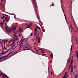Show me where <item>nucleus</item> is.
I'll return each instance as SVG.
<instances>
[{"instance_id": "nucleus-1", "label": "nucleus", "mask_w": 78, "mask_h": 78, "mask_svg": "<svg viewBox=\"0 0 78 78\" xmlns=\"http://www.w3.org/2000/svg\"><path fill=\"white\" fill-rule=\"evenodd\" d=\"M32 3L34 7V3L35 5V9H37V3H36V0H32Z\"/></svg>"}, {"instance_id": "nucleus-2", "label": "nucleus", "mask_w": 78, "mask_h": 78, "mask_svg": "<svg viewBox=\"0 0 78 78\" xmlns=\"http://www.w3.org/2000/svg\"><path fill=\"white\" fill-rule=\"evenodd\" d=\"M12 30H13V33L14 34L13 36L14 37H17V36L16 35V31H15V30H14V27H13L12 28Z\"/></svg>"}, {"instance_id": "nucleus-3", "label": "nucleus", "mask_w": 78, "mask_h": 78, "mask_svg": "<svg viewBox=\"0 0 78 78\" xmlns=\"http://www.w3.org/2000/svg\"><path fill=\"white\" fill-rule=\"evenodd\" d=\"M5 30H6V31H7V32L8 33H9V30H8L7 29V28H6V27H5Z\"/></svg>"}, {"instance_id": "nucleus-4", "label": "nucleus", "mask_w": 78, "mask_h": 78, "mask_svg": "<svg viewBox=\"0 0 78 78\" xmlns=\"http://www.w3.org/2000/svg\"><path fill=\"white\" fill-rule=\"evenodd\" d=\"M23 44V40H22L20 43V45H22Z\"/></svg>"}, {"instance_id": "nucleus-5", "label": "nucleus", "mask_w": 78, "mask_h": 78, "mask_svg": "<svg viewBox=\"0 0 78 78\" xmlns=\"http://www.w3.org/2000/svg\"><path fill=\"white\" fill-rule=\"evenodd\" d=\"M38 39H39L38 41V44H39V43H40V41H41V39H40V38L39 37L38 38Z\"/></svg>"}, {"instance_id": "nucleus-6", "label": "nucleus", "mask_w": 78, "mask_h": 78, "mask_svg": "<svg viewBox=\"0 0 78 78\" xmlns=\"http://www.w3.org/2000/svg\"><path fill=\"white\" fill-rule=\"evenodd\" d=\"M21 48H22V46H20V47L19 48V50L18 51H19V50H21Z\"/></svg>"}, {"instance_id": "nucleus-7", "label": "nucleus", "mask_w": 78, "mask_h": 78, "mask_svg": "<svg viewBox=\"0 0 78 78\" xmlns=\"http://www.w3.org/2000/svg\"><path fill=\"white\" fill-rule=\"evenodd\" d=\"M34 34L35 37H36V36L37 35V34L36 33V32H34Z\"/></svg>"}, {"instance_id": "nucleus-8", "label": "nucleus", "mask_w": 78, "mask_h": 78, "mask_svg": "<svg viewBox=\"0 0 78 78\" xmlns=\"http://www.w3.org/2000/svg\"><path fill=\"white\" fill-rule=\"evenodd\" d=\"M31 25H32V23H30L29 24V27H31Z\"/></svg>"}, {"instance_id": "nucleus-9", "label": "nucleus", "mask_w": 78, "mask_h": 78, "mask_svg": "<svg viewBox=\"0 0 78 78\" xmlns=\"http://www.w3.org/2000/svg\"><path fill=\"white\" fill-rule=\"evenodd\" d=\"M15 44V41H14L10 45V46H11L12 45H13V44Z\"/></svg>"}, {"instance_id": "nucleus-10", "label": "nucleus", "mask_w": 78, "mask_h": 78, "mask_svg": "<svg viewBox=\"0 0 78 78\" xmlns=\"http://www.w3.org/2000/svg\"><path fill=\"white\" fill-rule=\"evenodd\" d=\"M4 23V22H3V21L1 23H0L1 25H3V24Z\"/></svg>"}, {"instance_id": "nucleus-11", "label": "nucleus", "mask_w": 78, "mask_h": 78, "mask_svg": "<svg viewBox=\"0 0 78 78\" xmlns=\"http://www.w3.org/2000/svg\"><path fill=\"white\" fill-rule=\"evenodd\" d=\"M63 78H67V77H66V75H64L63 76Z\"/></svg>"}, {"instance_id": "nucleus-12", "label": "nucleus", "mask_w": 78, "mask_h": 78, "mask_svg": "<svg viewBox=\"0 0 78 78\" xmlns=\"http://www.w3.org/2000/svg\"><path fill=\"white\" fill-rule=\"evenodd\" d=\"M4 41L5 42H7L8 41V40H4Z\"/></svg>"}, {"instance_id": "nucleus-13", "label": "nucleus", "mask_w": 78, "mask_h": 78, "mask_svg": "<svg viewBox=\"0 0 78 78\" xmlns=\"http://www.w3.org/2000/svg\"><path fill=\"white\" fill-rule=\"evenodd\" d=\"M73 65L72 64L71 67V69H73Z\"/></svg>"}, {"instance_id": "nucleus-14", "label": "nucleus", "mask_w": 78, "mask_h": 78, "mask_svg": "<svg viewBox=\"0 0 78 78\" xmlns=\"http://www.w3.org/2000/svg\"><path fill=\"white\" fill-rule=\"evenodd\" d=\"M2 76L4 78H5V77H6V75H3V76Z\"/></svg>"}, {"instance_id": "nucleus-15", "label": "nucleus", "mask_w": 78, "mask_h": 78, "mask_svg": "<svg viewBox=\"0 0 78 78\" xmlns=\"http://www.w3.org/2000/svg\"><path fill=\"white\" fill-rule=\"evenodd\" d=\"M71 72L72 73H73V69H71Z\"/></svg>"}, {"instance_id": "nucleus-16", "label": "nucleus", "mask_w": 78, "mask_h": 78, "mask_svg": "<svg viewBox=\"0 0 78 78\" xmlns=\"http://www.w3.org/2000/svg\"><path fill=\"white\" fill-rule=\"evenodd\" d=\"M3 57V58H6V57H8L7 55H5V56H2Z\"/></svg>"}, {"instance_id": "nucleus-17", "label": "nucleus", "mask_w": 78, "mask_h": 78, "mask_svg": "<svg viewBox=\"0 0 78 78\" xmlns=\"http://www.w3.org/2000/svg\"><path fill=\"white\" fill-rule=\"evenodd\" d=\"M2 59H3V57H2L0 58V61H1V60H2Z\"/></svg>"}, {"instance_id": "nucleus-18", "label": "nucleus", "mask_w": 78, "mask_h": 78, "mask_svg": "<svg viewBox=\"0 0 78 78\" xmlns=\"http://www.w3.org/2000/svg\"><path fill=\"white\" fill-rule=\"evenodd\" d=\"M17 26H16L15 27V28H14V30H16V28H17Z\"/></svg>"}, {"instance_id": "nucleus-19", "label": "nucleus", "mask_w": 78, "mask_h": 78, "mask_svg": "<svg viewBox=\"0 0 78 78\" xmlns=\"http://www.w3.org/2000/svg\"><path fill=\"white\" fill-rule=\"evenodd\" d=\"M28 38H27L26 40L24 42H26L27 41H28Z\"/></svg>"}, {"instance_id": "nucleus-20", "label": "nucleus", "mask_w": 78, "mask_h": 78, "mask_svg": "<svg viewBox=\"0 0 78 78\" xmlns=\"http://www.w3.org/2000/svg\"><path fill=\"white\" fill-rule=\"evenodd\" d=\"M5 16H3L1 17V18H2L3 19H5Z\"/></svg>"}, {"instance_id": "nucleus-21", "label": "nucleus", "mask_w": 78, "mask_h": 78, "mask_svg": "<svg viewBox=\"0 0 78 78\" xmlns=\"http://www.w3.org/2000/svg\"><path fill=\"white\" fill-rule=\"evenodd\" d=\"M9 30L10 31V32L11 33V32H12V31H11V28H10L9 29Z\"/></svg>"}, {"instance_id": "nucleus-22", "label": "nucleus", "mask_w": 78, "mask_h": 78, "mask_svg": "<svg viewBox=\"0 0 78 78\" xmlns=\"http://www.w3.org/2000/svg\"><path fill=\"white\" fill-rule=\"evenodd\" d=\"M0 55H5V54H4V52H2L1 53H0Z\"/></svg>"}, {"instance_id": "nucleus-23", "label": "nucleus", "mask_w": 78, "mask_h": 78, "mask_svg": "<svg viewBox=\"0 0 78 78\" xmlns=\"http://www.w3.org/2000/svg\"><path fill=\"white\" fill-rule=\"evenodd\" d=\"M8 53V52H7V51H5V52H4V54H6V53Z\"/></svg>"}, {"instance_id": "nucleus-24", "label": "nucleus", "mask_w": 78, "mask_h": 78, "mask_svg": "<svg viewBox=\"0 0 78 78\" xmlns=\"http://www.w3.org/2000/svg\"><path fill=\"white\" fill-rule=\"evenodd\" d=\"M4 49H5V50H6L7 49L5 47V45L4 46Z\"/></svg>"}, {"instance_id": "nucleus-25", "label": "nucleus", "mask_w": 78, "mask_h": 78, "mask_svg": "<svg viewBox=\"0 0 78 78\" xmlns=\"http://www.w3.org/2000/svg\"><path fill=\"white\" fill-rule=\"evenodd\" d=\"M2 52H4V48H3V47H2Z\"/></svg>"}, {"instance_id": "nucleus-26", "label": "nucleus", "mask_w": 78, "mask_h": 78, "mask_svg": "<svg viewBox=\"0 0 78 78\" xmlns=\"http://www.w3.org/2000/svg\"><path fill=\"white\" fill-rule=\"evenodd\" d=\"M37 17L38 19H39V15H37Z\"/></svg>"}, {"instance_id": "nucleus-27", "label": "nucleus", "mask_w": 78, "mask_h": 78, "mask_svg": "<svg viewBox=\"0 0 78 78\" xmlns=\"http://www.w3.org/2000/svg\"><path fill=\"white\" fill-rule=\"evenodd\" d=\"M34 30H35V31H36V32H37V29H36V28H35L34 29Z\"/></svg>"}, {"instance_id": "nucleus-28", "label": "nucleus", "mask_w": 78, "mask_h": 78, "mask_svg": "<svg viewBox=\"0 0 78 78\" xmlns=\"http://www.w3.org/2000/svg\"><path fill=\"white\" fill-rule=\"evenodd\" d=\"M23 29H21L20 31L19 32H20V31H21V32H23Z\"/></svg>"}, {"instance_id": "nucleus-29", "label": "nucleus", "mask_w": 78, "mask_h": 78, "mask_svg": "<svg viewBox=\"0 0 78 78\" xmlns=\"http://www.w3.org/2000/svg\"><path fill=\"white\" fill-rule=\"evenodd\" d=\"M16 45V44H14L12 46V47L11 48H13V47H14V46H15Z\"/></svg>"}, {"instance_id": "nucleus-30", "label": "nucleus", "mask_w": 78, "mask_h": 78, "mask_svg": "<svg viewBox=\"0 0 78 78\" xmlns=\"http://www.w3.org/2000/svg\"><path fill=\"white\" fill-rule=\"evenodd\" d=\"M11 50V48L10 49H9L7 51V52H8L10 50Z\"/></svg>"}, {"instance_id": "nucleus-31", "label": "nucleus", "mask_w": 78, "mask_h": 78, "mask_svg": "<svg viewBox=\"0 0 78 78\" xmlns=\"http://www.w3.org/2000/svg\"><path fill=\"white\" fill-rule=\"evenodd\" d=\"M0 43H1V45L3 47V45L2 44V42H0Z\"/></svg>"}, {"instance_id": "nucleus-32", "label": "nucleus", "mask_w": 78, "mask_h": 78, "mask_svg": "<svg viewBox=\"0 0 78 78\" xmlns=\"http://www.w3.org/2000/svg\"><path fill=\"white\" fill-rule=\"evenodd\" d=\"M41 55H42V56H44L46 55V54H42Z\"/></svg>"}, {"instance_id": "nucleus-33", "label": "nucleus", "mask_w": 78, "mask_h": 78, "mask_svg": "<svg viewBox=\"0 0 78 78\" xmlns=\"http://www.w3.org/2000/svg\"><path fill=\"white\" fill-rule=\"evenodd\" d=\"M8 19V16H6V17L5 18V20H7V19Z\"/></svg>"}, {"instance_id": "nucleus-34", "label": "nucleus", "mask_w": 78, "mask_h": 78, "mask_svg": "<svg viewBox=\"0 0 78 78\" xmlns=\"http://www.w3.org/2000/svg\"><path fill=\"white\" fill-rule=\"evenodd\" d=\"M9 18H8L7 20H6V22H7V21H8V20H9Z\"/></svg>"}, {"instance_id": "nucleus-35", "label": "nucleus", "mask_w": 78, "mask_h": 78, "mask_svg": "<svg viewBox=\"0 0 78 78\" xmlns=\"http://www.w3.org/2000/svg\"><path fill=\"white\" fill-rule=\"evenodd\" d=\"M77 78V74H76V75L75 76V78Z\"/></svg>"}, {"instance_id": "nucleus-36", "label": "nucleus", "mask_w": 78, "mask_h": 78, "mask_svg": "<svg viewBox=\"0 0 78 78\" xmlns=\"http://www.w3.org/2000/svg\"><path fill=\"white\" fill-rule=\"evenodd\" d=\"M30 36H33V33H31L30 34Z\"/></svg>"}, {"instance_id": "nucleus-37", "label": "nucleus", "mask_w": 78, "mask_h": 78, "mask_svg": "<svg viewBox=\"0 0 78 78\" xmlns=\"http://www.w3.org/2000/svg\"><path fill=\"white\" fill-rule=\"evenodd\" d=\"M52 5L53 6H55V4H52Z\"/></svg>"}, {"instance_id": "nucleus-38", "label": "nucleus", "mask_w": 78, "mask_h": 78, "mask_svg": "<svg viewBox=\"0 0 78 78\" xmlns=\"http://www.w3.org/2000/svg\"><path fill=\"white\" fill-rule=\"evenodd\" d=\"M73 57H72L71 62H73Z\"/></svg>"}, {"instance_id": "nucleus-39", "label": "nucleus", "mask_w": 78, "mask_h": 78, "mask_svg": "<svg viewBox=\"0 0 78 78\" xmlns=\"http://www.w3.org/2000/svg\"><path fill=\"white\" fill-rule=\"evenodd\" d=\"M37 36H38V37H39V34H38Z\"/></svg>"}, {"instance_id": "nucleus-40", "label": "nucleus", "mask_w": 78, "mask_h": 78, "mask_svg": "<svg viewBox=\"0 0 78 78\" xmlns=\"http://www.w3.org/2000/svg\"><path fill=\"white\" fill-rule=\"evenodd\" d=\"M64 16H65V19H66L67 18H66V15H64Z\"/></svg>"}, {"instance_id": "nucleus-41", "label": "nucleus", "mask_w": 78, "mask_h": 78, "mask_svg": "<svg viewBox=\"0 0 78 78\" xmlns=\"http://www.w3.org/2000/svg\"><path fill=\"white\" fill-rule=\"evenodd\" d=\"M0 74L1 75H3V73H0Z\"/></svg>"}, {"instance_id": "nucleus-42", "label": "nucleus", "mask_w": 78, "mask_h": 78, "mask_svg": "<svg viewBox=\"0 0 78 78\" xmlns=\"http://www.w3.org/2000/svg\"><path fill=\"white\" fill-rule=\"evenodd\" d=\"M71 65H72V64L71 63H70L69 65V67H71Z\"/></svg>"}, {"instance_id": "nucleus-43", "label": "nucleus", "mask_w": 78, "mask_h": 78, "mask_svg": "<svg viewBox=\"0 0 78 78\" xmlns=\"http://www.w3.org/2000/svg\"><path fill=\"white\" fill-rule=\"evenodd\" d=\"M38 26H37V27L35 28H36V29H37V28H38Z\"/></svg>"}, {"instance_id": "nucleus-44", "label": "nucleus", "mask_w": 78, "mask_h": 78, "mask_svg": "<svg viewBox=\"0 0 78 78\" xmlns=\"http://www.w3.org/2000/svg\"><path fill=\"white\" fill-rule=\"evenodd\" d=\"M16 41H17V37H16Z\"/></svg>"}, {"instance_id": "nucleus-45", "label": "nucleus", "mask_w": 78, "mask_h": 78, "mask_svg": "<svg viewBox=\"0 0 78 78\" xmlns=\"http://www.w3.org/2000/svg\"><path fill=\"white\" fill-rule=\"evenodd\" d=\"M25 39L26 38H24L23 40L22 41H25Z\"/></svg>"}, {"instance_id": "nucleus-46", "label": "nucleus", "mask_w": 78, "mask_h": 78, "mask_svg": "<svg viewBox=\"0 0 78 78\" xmlns=\"http://www.w3.org/2000/svg\"><path fill=\"white\" fill-rule=\"evenodd\" d=\"M41 53H45V52H43L41 51Z\"/></svg>"}, {"instance_id": "nucleus-47", "label": "nucleus", "mask_w": 78, "mask_h": 78, "mask_svg": "<svg viewBox=\"0 0 78 78\" xmlns=\"http://www.w3.org/2000/svg\"><path fill=\"white\" fill-rule=\"evenodd\" d=\"M72 50V48H70V51H71Z\"/></svg>"}, {"instance_id": "nucleus-48", "label": "nucleus", "mask_w": 78, "mask_h": 78, "mask_svg": "<svg viewBox=\"0 0 78 78\" xmlns=\"http://www.w3.org/2000/svg\"><path fill=\"white\" fill-rule=\"evenodd\" d=\"M68 69H69V70H70V67L69 66V68Z\"/></svg>"}, {"instance_id": "nucleus-49", "label": "nucleus", "mask_w": 78, "mask_h": 78, "mask_svg": "<svg viewBox=\"0 0 78 78\" xmlns=\"http://www.w3.org/2000/svg\"><path fill=\"white\" fill-rule=\"evenodd\" d=\"M51 55L52 57L53 56V53H51Z\"/></svg>"}, {"instance_id": "nucleus-50", "label": "nucleus", "mask_w": 78, "mask_h": 78, "mask_svg": "<svg viewBox=\"0 0 78 78\" xmlns=\"http://www.w3.org/2000/svg\"><path fill=\"white\" fill-rule=\"evenodd\" d=\"M19 30H20V31L21 30V28L20 27Z\"/></svg>"}, {"instance_id": "nucleus-51", "label": "nucleus", "mask_w": 78, "mask_h": 78, "mask_svg": "<svg viewBox=\"0 0 78 78\" xmlns=\"http://www.w3.org/2000/svg\"><path fill=\"white\" fill-rule=\"evenodd\" d=\"M71 27V28H72V29H73V28H72V25H71V24L70 25Z\"/></svg>"}, {"instance_id": "nucleus-52", "label": "nucleus", "mask_w": 78, "mask_h": 78, "mask_svg": "<svg viewBox=\"0 0 78 78\" xmlns=\"http://www.w3.org/2000/svg\"><path fill=\"white\" fill-rule=\"evenodd\" d=\"M23 39V37L21 39V41H22V40Z\"/></svg>"}, {"instance_id": "nucleus-53", "label": "nucleus", "mask_w": 78, "mask_h": 78, "mask_svg": "<svg viewBox=\"0 0 78 78\" xmlns=\"http://www.w3.org/2000/svg\"><path fill=\"white\" fill-rule=\"evenodd\" d=\"M51 75H53V73H52V72H51Z\"/></svg>"}, {"instance_id": "nucleus-54", "label": "nucleus", "mask_w": 78, "mask_h": 78, "mask_svg": "<svg viewBox=\"0 0 78 78\" xmlns=\"http://www.w3.org/2000/svg\"><path fill=\"white\" fill-rule=\"evenodd\" d=\"M38 28L39 29V30H40V29H41V28H40V27H38Z\"/></svg>"}, {"instance_id": "nucleus-55", "label": "nucleus", "mask_w": 78, "mask_h": 78, "mask_svg": "<svg viewBox=\"0 0 78 78\" xmlns=\"http://www.w3.org/2000/svg\"><path fill=\"white\" fill-rule=\"evenodd\" d=\"M12 52H10L9 53V54L10 55V54H12Z\"/></svg>"}, {"instance_id": "nucleus-56", "label": "nucleus", "mask_w": 78, "mask_h": 78, "mask_svg": "<svg viewBox=\"0 0 78 78\" xmlns=\"http://www.w3.org/2000/svg\"><path fill=\"white\" fill-rule=\"evenodd\" d=\"M67 72H66L65 73V75H66V74H67Z\"/></svg>"}, {"instance_id": "nucleus-57", "label": "nucleus", "mask_w": 78, "mask_h": 78, "mask_svg": "<svg viewBox=\"0 0 78 78\" xmlns=\"http://www.w3.org/2000/svg\"><path fill=\"white\" fill-rule=\"evenodd\" d=\"M5 20H6L5 19V20H3V22H5Z\"/></svg>"}, {"instance_id": "nucleus-58", "label": "nucleus", "mask_w": 78, "mask_h": 78, "mask_svg": "<svg viewBox=\"0 0 78 78\" xmlns=\"http://www.w3.org/2000/svg\"><path fill=\"white\" fill-rule=\"evenodd\" d=\"M7 28H9V29L10 28H9V27H8V26H7Z\"/></svg>"}, {"instance_id": "nucleus-59", "label": "nucleus", "mask_w": 78, "mask_h": 78, "mask_svg": "<svg viewBox=\"0 0 78 78\" xmlns=\"http://www.w3.org/2000/svg\"><path fill=\"white\" fill-rule=\"evenodd\" d=\"M5 14H2V15H3V16H5Z\"/></svg>"}, {"instance_id": "nucleus-60", "label": "nucleus", "mask_w": 78, "mask_h": 78, "mask_svg": "<svg viewBox=\"0 0 78 78\" xmlns=\"http://www.w3.org/2000/svg\"><path fill=\"white\" fill-rule=\"evenodd\" d=\"M24 50H27V49H24Z\"/></svg>"}, {"instance_id": "nucleus-61", "label": "nucleus", "mask_w": 78, "mask_h": 78, "mask_svg": "<svg viewBox=\"0 0 78 78\" xmlns=\"http://www.w3.org/2000/svg\"><path fill=\"white\" fill-rule=\"evenodd\" d=\"M70 62V60H69L68 62V63H69Z\"/></svg>"}, {"instance_id": "nucleus-62", "label": "nucleus", "mask_w": 78, "mask_h": 78, "mask_svg": "<svg viewBox=\"0 0 78 78\" xmlns=\"http://www.w3.org/2000/svg\"><path fill=\"white\" fill-rule=\"evenodd\" d=\"M5 16H7V17H8V15H5Z\"/></svg>"}, {"instance_id": "nucleus-63", "label": "nucleus", "mask_w": 78, "mask_h": 78, "mask_svg": "<svg viewBox=\"0 0 78 78\" xmlns=\"http://www.w3.org/2000/svg\"><path fill=\"white\" fill-rule=\"evenodd\" d=\"M11 43V41H10L9 42V43L8 44H9Z\"/></svg>"}, {"instance_id": "nucleus-64", "label": "nucleus", "mask_w": 78, "mask_h": 78, "mask_svg": "<svg viewBox=\"0 0 78 78\" xmlns=\"http://www.w3.org/2000/svg\"><path fill=\"white\" fill-rule=\"evenodd\" d=\"M5 42L4 41V44H5Z\"/></svg>"}]
</instances>
